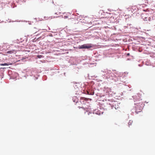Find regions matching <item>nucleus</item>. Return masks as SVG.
Segmentation results:
<instances>
[{
  "label": "nucleus",
  "instance_id": "obj_1",
  "mask_svg": "<svg viewBox=\"0 0 155 155\" xmlns=\"http://www.w3.org/2000/svg\"><path fill=\"white\" fill-rule=\"evenodd\" d=\"M136 102L135 104L136 105V112L138 113V112H140L143 109V107L144 105L143 102L141 100H139L138 101H135Z\"/></svg>",
  "mask_w": 155,
  "mask_h": 155
},
{
  "label": "nucleus",
  "instance_id": "obj_2",
  "mask_svg": "<svg viewBox=\"0 0 155 155\" xmlns=\"http://www.w3.org/2000/svg\"><path fill=\"white\" fill-rule=\"evenodd\" d=\"M92 47L91 45L89 44H85L81 46H79L78 47L79 49L84 48L88 49Z\"/></svg>",
  "mask_w": 155,
  "mask_h": 155
},
{
  "label": "nucleus",
  "instance_id": "obj_3",
  "mask_svg": "<svg viewBox=\"0 0 155 155\" xmlns=\"http://www.w3.org/2000/svg\"><path fill=\"white\" fill-rule=\"evenodd\" d=\"M15 52H16V51L15 50H13L11 51H8L7 53L8 54H12Z\"/></svg>",
  "mask_w": 155,
  "mask_h": 155
},
{
  "label": "nucleus",
  "instance_id": "obj_4",
  "mask_svg": "<svg viewBox=\"0 0 155 155\" xmlns=\"http://www.w3.org/2000/svg\"><path fill=\"white\" fill-rule=\"evenodd\" d=\"M132 123H133V121L132 120H130L128 123V125H129V127H130V125H131L132 124Z\"/></svg>",
  "mask_w": 155,
  "mask_h": 155
},
{
  "label": "nucleus",
  "instance_id": "obj_5",
  "mask_svg": "<svg viewBox=\"0 0 155 155\" xmlns=\"http://www.w3.org/2000/svg\"><path fill=\"white\" fill-rule=\"evenodd\" d=\"M81 100H85V101H87L88 100V99L87 98L83 97L81 98Z\"/></svg>",
  "mask_w": 155,
  "mask_h": 155
},
{
  "label": "nucleus",
  "instance_id": "obj_6",
  "mask_svg": "<svg viewBox=\"0 0 155 155\" xmlns=\"http://www.w3.org/2000/svg\"><path fill=\"white\" fill-rule=\"evenodd\" d=\"M9 65V64H8V63H6L1 64V65H2V66L8 65Z\"/></svg>",
  "mask_w": 155,
  "mask_h": 155
},
{
  "label": "nucleus",
  "instance_id": "obj_7",
  "mask_svg": "<svg viewBox=\"0 0 155 155\" xmlns=\"http://www.w3.org/2000/svg\"><path fill=\"white\" fill-rule=\"evenodd\" d=\"M38 58H41V57H42V56L41 55H38Z\"/></svg>",
  "mask_w": 155,
  "mask_h": 155
},
{
  "label": "nucleus",
  "instance_id": "obj_8",
  "mask_svg": "<svg viewBox=\"0 0 155 155\" xmlns=\"http://www.w3.org/2000/svg\"><path fill=\"white\" fill-rule=\"evenodd\" d=\"M94 92H93L92 93H90V94H91V95H93L94 94Z\"/></svg>",
  "mask_w": 155,
  "mask_h": 155
},
{
  "label": "nucleus",
  "instance_id": "obj_9",
  "mask_svg": "<svg viewBox=\"0 0 155 155\" xmlns=\"http://www.w3.org/2000/svg\"><path fill=\"white\" fill-rule=\"evenodd\" d=\"M87 94H89V95L91 94H90L89 93V92L87 91Z\"/></svg>",
  "mask_w": 155,
  "mask_h": 155
},
{
  "label": "nucleus",
  "instance_id": "obj_10",
  "mask_svg": "<svg viewBox=\"0 0 155 155\" xmlns=\"http://www.w3.org/2000/svg\"><path fill=\"white\" fill-rule=\"evenodd\" d=\"M147 18H144V19L145 20H146V21H147V20L146 19Z\"/></svg>",
  "mask_w": 155,
  "mask_h": 155
},
{
  "label": "nucleus",
  "instance_id": "obj_11",
  "mask_svg": "<svg viewBox=\"0 0 155 155\" xmlns=\"http://www.w3.org/2000/svg\"><path fill=\"white\" fill-rule=\"evenodd\" d=\"M130 55V54L129 53H128L127 54V55Z\"/></svg>",
  "mask_w": 155,
  "mask_h": 155
},
{
  "label": "nucleus",
  "instance_id": "obj_12",
  "mask_svg": "<svg viewBox=\"0 0 155 155\" xmlns=\"http://www.w3.org/2000/svg\"><path fill=\"white\" fill-rule=\"evenodd\" d=\"M78 107L79 108V109L81 108V107Z\"/></svg>",
  "mask_w": 155,
  "mask_h": 155
}]
</instances>
